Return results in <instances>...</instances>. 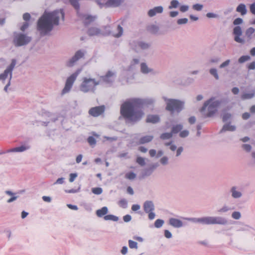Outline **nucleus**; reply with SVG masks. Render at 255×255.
Here are the masks:
<instances>
[{"instance_id":"nucleus-1","label":"nucleus","mask_w":255,"mask_h":255,"mask_svg":"<svg viewBox=\"0 0 255 255\" xmlns=\"http://www.w3.org/2000/svg\"><path fill=\"white\" fill-rule=\"evenodd\" d=\"M154 99L132 98L126 100L121 106L120 113L128 122L135 123L141 120L144 113L140 109L141 106L152 104Z\"/></svg>"},{"instance_id":"nucleus-2","label":"nucleus","mask_w":255,"mask_h":255,"mask_svg":"<svg viewBox=\"0 0 255 255\" xmlns=\"http://www.w3.org/2000/svg\"><path fill=\"white\" fill-rule=\"evenodd\" d=\"M64 13L62 9L56 10L52 12L45 11L37 21V30L41 35H46L59 24L60 19L63 20Z\"/></svg>"},{"instance_id":"nucleus-3","label":"nucleus","mask_w":255,"mask_h":255,"mask_svg":"<svg viewBox=\"0 0 255 255\" xmlns=\"http://www.w3.org/2000/svg\"><path fill=\"white\" fill-rule=\"evenodd\" d=\"M184 220L193 223H198L202 225H226L228 220L221 216H206L201 218H184Z\"/></svg>"},{"instance_id":"nucleus-4","label":"nucleus","mask_w":255,"mask_h":255,"mask_svg":"<svg viewBox=\"0 0 255 255\" xmlns=\"http://www.w3.org/2000/svg\"><path fill=\"white\" fill-rule=\"evenodd\" d=\"M109 26H104L101 29L97 26H91L89 27L87 31V33L90 36H100L112 35L116 38H119L123 34V28L121 26H118V33L115 31L111 32Z\"/></svg>"},{"instance_id":"nucleus-5","label":"nucleus","mask_w":255,"mask_h":255,"mask_svg":"<svg viewBox=\"0 0 255 255\" xmlns=\"http://www.w3.org/2000/svg\"><path fill=\"white\" fill-rule=\"evenodd\" d=\"M139 62V60L137 58L133 59L130 65L125 68L122 72V77L120 78V81L122 84H125L129 82L130 80L133 79L134 71L136 68V65Z\"/></svg>"},{"instance_id":"nucleus-6","label":"nucleus","mask_w":255,"mask_h":255,"mask_svg":"<svg viewBox=\"0 0 255 255\" xmlns=\"http://www.w3.org/2000/svg\"><path fill=\"white\" fill-rule=\"evenodd\" d=\"M220 104V102L213 97L206 101L202 107L201 111L204 113L207 117L213 116L217 111V109Z\"/></svg>"},{"instance_id":"nucleus-7","label":"nucleus","mask_w":255,"mask_h":255,"mask_svg":"<svg viewBox=\"0 0 255 255\" xmlns=\"http://www.w3.org/2000/svg\"><path fill=\"white\" fill-rule=\"evenodd\" d=\"M100 80H96L94 78L84 77L80 85V90L84 93H94L96 86L100 84Z\"/></svg>"},{"instance_id":"nucleus-8","label":"nucleus","mask_w":255,"mask_h":255,"mask_svg":"<svg viewBox=\"0 0 255 255\" xmlns=\"http://www.w3.org/2000/svg\"><path fill=\"white\" fill-rule=\"evenodd\" d=\"M31 37L20 32H14L12 43L16 47H20L28 44L31 41Z\"/></svg>"},{"instance_id":"nucleus-9","label":"nucleus","mask_w":255,"mask_h":255,"mask_svg":"<svg viewBox=\"0 0 255 255\" xmlns=\"http://www.w3.org/2000/svg\"><path fill=\"white\" fill-rule=\"evenodd\" d=\"M166 102V109L172 113L174 112L179 113L183 108L184 103L174 99H167L164 98Z\"/></svg>"},{"instance_id":"nucleus-10","label":"nucleus","mask_w":255,"mask_h":255,"mask_svg":"<svg viewBox=\"0 0 255 255\" xmlns=\"http://www.w3.org/2000/svg\"><path fill=\"white\" fill-rule=\"evenodd\" d=\"M81 71L82 69H78L67 78L64 88L62 91V95L69 92L73 86L74 82Z\"/></svg>"},{"instance_id":"nucleus-11","label":"nucleus","mask_w":255,"mask_h":255,"mask_svg":"<svg viewBox=\"0 0 255 255\" xmlns=\"http://www.w3.org/2000/svg\"><path fill=\"white\" fill-rule=\"evenodd\" d=\"M129 44L131 48L137 53L147 50L150 47L149 43L139 40L132 41Z\"/></svg>"},{"instance_id":"nucleus-12","label":"nucleus","mask_w":255,"mask_h":255,"mask_svg":"<svg viewBox=\"0 0 255 255\" xmlns=\"http://www.w3.org/2000/svg\"><path fill=\"white\" fill-rule=\"evenodd\" d=\"M85 53V50H78L71 58L66 61V66L68 67L74 66L79 60L84 57Z\"/></svg>"},{"instance_id":"nucleus-13","label":"nucleus","mask_w":255,"mask_h":255,"mask_svg":"<svg viewBox=\"0 0 255 255\" xmlns=\"http://www.w3.org/2000/svg\"><path fill=\"white\" fill-rule=\"evenodd\" d=\"M143 209L146 213L148 214V219L153 220L155 217V214L153 212L154 210V206L153 202L151 201H146L143 204Z\"/></svg>"},{"instance_id":"nucleus-14","label":"nucleus","mask_w":255,"mask_h":255,"mask_svg":"<svg viewBox=\"0 0 255 255\" xmlns=\"http://www.w3.org/2000/svg\"><path fill=\"white\" fill-rule=\"evenodd\" d=\"M124 0H96L97 4L101 7H117L120 5Z\"/></svg>"},{"instance_id":"nucleus-15","label":"nucleus","mask_w":255,"mask_h":255,"mask_svg":"<svg viewBox=\"0 0 255 255\" xmlns=\"http://www.w3.org/2000/svg\"><path fill=\"white\" fill-rule=\"evenodd\" d=\"M229 192L231 197L234 199H240L243 195L242 189L236 185L232 186Z\"/></svg>"},{"instance_id":"nucleus-16","label":"nucleus","mask_w":255,"mask_h":255,"mask_svg":"<svg viewBox=\"0 0 255 255\" xmlns=\"http://www.w3.org/2000/svg\"><path fill=\"white\" fill-rule=\"evenodd\" d=\"M116 72L113 71H108L105 76L100 77L101 80L108 84H112L116 77Z\"/></svg>"},{"instance_id":"nucleus-17","label":"nucleus","mask_w":255,"mask_h":255,"mask_svg":"<svg viewBox=\"0 0 255 255\" xmlns=\"http://www.w3.org/2000/svg\"><path fill=\"white\" fill-rule=\"evenodd\" d=\"M77 13L80 19L83 21L85 25L89 24L96 19L95 16L89 15L87 13H80L79 11L77 12Z\"/></svg>"},{"instance_id":"nucleus-18","label":"nucleus","mask_w":255,"mask_h":255,"mask_svg":"<svg viewBox=\"0 0 255 255\" xmlns=\"http://www.w3.org/2000/svg\"><path fill=\"white\" fill-rule=\"evenodd\" d=\"M233 33L234 35V40L239 43L243 44L245 43V40L241 37L243 32L241 26H236L233 29Z\"/></svg>"},{"instance_id":"nucleus-19","label":"nucleus","mask_w":255,"mask_h":255,"mask_svg":"<svg viewBox=\"0 0 255 255\" xmlns=\"http://www.w3.org/2000/svg\"><path fill=\"white\" fill-rule=\"evenodd\" d=\"M104 106L95 107L90 109L89 114L93 117H98L104 112Z\"/></svg>"},{"instance_id":"nucleus-20","label":"nucleus","mask_w":255,"mask_h":255,"mask_svg":"<svg viewBox=\"0 0 255 255\" xmlns=\"http://www.w3.org/2000/svg\"><path fill=\"white\" fill-rule=\"evenodd\" d=\"M30 148V145L27 143L21 145L20 146L16 147L8 150L7 152H22Z\"/></svg>"},{"instance_id":"nucleus-21","label":"nucleus","mask_w":255,"mask_h":255,"mask_svg":"<svg viewBox=\"0 0 255 255\" xmlns=\"http://www.w3.org/2000/svg\"><path fill=\"white\" fill-rule=\"evenodd\" d=\"M168 224L175 228H179L184 226L181 220L174 218H171L169 219Z\"/></svg>"},{"instance_id":"nucleus-22","label":"nucleus","mask_w":255,"mask_h":255,"mask_svg":"<svg viewBox=\"0 0 255 255\" xmlns=\"http://www.w3.org/2000/svg\"><path fill=\"white\" fill-rule=\"evenodd\" d=\"M163 8L162 6H158L150 9L147 12V15L149 17H153L156 14L162 13Z\"/></svg>"},{"instance_id":"nucleus-23","label":"nucleus","mask_w":255,"mask_h":255,"mask_svg":"<svg viewBox=\"0 0 255 255\" xmlns=\"http://www.w3.org/2000/svg\"><path fill=\"white\" fill-rule=\"evenodd\" d=\"M140 71L144 74H147L151 73L152 74H155V72L154 70L152 68L148 67L146 63L142 62L140 64Z\"/></svg>"},{"instance_id":"nucleus-24","label":"nucleus","mask_w":255,"mask_h":255,"mask_svg":"<svg viewBox=\"0 0 255 255\" xmlns=\"http://www.w3.org/2000/svg\"><path fill=\"white\" fill-rule=\"evenodd\" d=\"M8 76L9 79L11 80L12 73L6 69L3 73L0 74V80L2 81V83H4L5 80Z\"/></svg>"},{"instance_id":"nucleus-25","label":"nucleus","mask_w":255,"mask_h":255,"mask_svg":"<svg viewBox=\"0 0 255 255\" xmlns=\"http://www.w3.org/2000/svg\"><path fill=\"white\" fill-rule=\"evenodd\" d=\"M236 209L234 206H230L227 204H224L218 210L219 213H227L231 211L234 210Z\"/></svg>"},{"instance_id":"nucleus-26","label":"nucleus","mask_w":255,"mask_h":255,"mask_svg":"<svg viewBox=\"0 0 255 255\" xmlns=\"http://www.w3.org/2000/svg\"><path fill=\"white\" fill-rule=\"evenodd\" d=\"M236 129V127L234 125H231L230 123L225 124L222 128L220 130V133L224 132L227 131H233Z\"/></svg>"},{"instance_id":"nucleus-27","label":"nucleus","mask_w":255,"mask_h":255,"mask_svg":"<svg viewBox=\"0 0 255 255\" xmlns=\"http://www.w3.org/2000/svg\"><path fill=\"white\" fill-rule=\"evenodd\" d=\"M160 119L158 116L149 115L146 118V122L155 124L159 122Z\"/></svg>"},{"instance_id":"nucleus-28","label":"nucleus","mask_w":255,"mask_h":255,"mask_svg":"<svg viewBox=\"0 0 255 255\" xmlns=\"http://www.w3.org/2000/svg\"><path fill=\"white\" fill-rule=\"evenodd\" d=\"M236 11L240 12L242 15H245L247 12V9L245 4H240L236 8Z\"/></svg>"},{"instance_id":"nucleus-29","label":"nucleus","mask_w":255,"mask_h":255,"mask_svg":"<svg viewBox=\"0 0 255 255\" xmlns=\"http://www.w3.org/2000/svg\"><path fill=\"white\" fill-rule=\"evenodd\" d=\"M153 138L152 135H145L141 137L139 140V144H144L151 141Z\"/></svg>"},{"instance_id":"nucleus-30","label":"nucleus","mask_w":255,"mask_h":255,"mask_svg":"<svg viewBox=\"0 0 255 255\" xmlns=\"http://www.w3.org/2000/svg\"><path fill=\"white\" fill-rule=\"evenodd\" d=\"M108 209L107 207H103L101 209L97 210L96 215L99 217H102L108 213Z\"/></svg>"},{"instance_id":"nucleus-31","label":"nucleus","mask_w":255,"mask_h":255,"mask_svg":"<svg viewBox=\"0 0 255 255\" xmlns=\"http://www.w3.org/2000/svg\"><path fill=\"white\" fill-rule=\"evenodd\" d=\"M255 29L253 27H249L248 28L245 32L246 36L249 40H251L253 38V34L255 33Z\"/></svg>"},{"instance_id":"nucleus-32","label":"nucleus","mask_w":255,"mask_h":255,"mask_svg":"<svg viewBox=\"0 0 255 255\" xmlns=\"http://www.w3.org/2000/svg\"><path fill=\"white\" fill-rule=\"evenodd\" d=\"M153 172V169L152 168H148L144 169L141 172V176L143 178L150 175Z\"/></svg>"},{"instance_id":"nucleus-33","label":"nucleus","mask_w":255,"mask_h":255,"mask_svg":"<svg viewBox=\"0 0 255 255\" xmlns=\"http://www.w3.org/2000/svg\"><path fill=\"white\" fill-rule=\"evenodd\" d=\"M183 128V126L181 124L173 126L172 128L171 132L173 134L177 133L180 131Z\"/></svg>"},{"instance_id":"nucleus-34","label":"nucleus","mask_w":255,"mask_h":255,"mask_svg":"<svg viewBox=\"0 0 255 255\" xmlns=\"http://www.w3.org/2000/svg\"><path fill=\"white\" fill-rule=\"evenodd\" d=\"M179 5V2L177 0H172L170 1L168 8L171 9L177 8Z\"/></svg>"},{"instance_id":"nucleus-35","label":"nucleus","mask_w":255,"mask_h":255,"mask_svg":"<svg viewBox=\"0 0 255 255\" xmlns=\"http://www.w3.org/2000/svg\"><path fill=\"white\" fill-rule=\"evenodd\" d=\"M16 64V60L14 59H13L11 60V62L9 66H8L6 69L7 70H8L9 72H10L11 73H12L13 70L14 69Z\"/></svg>"},{"instance_id":"nucleus-36","label":"nucleus","mask_w":255,"mask_h":255,"mask_svg":"<svg viewBox=\"0 0 255 255\" xmlns=\"http://www.w3.org/2000/svg\"><path fill=\"white\" fill-rule=\"evenodd\" d=\"M105 220H112L114 221H118L119 220V218L117 216H116L113 215H106L104 217Z\"/></svg>"},{"instance_id":"nucleus-37","label":"nucleus","mask_w":255,"mask_h":255,"mask_svg":"<svg viewBox=\"0 0 255 255\" xmlns=\"http://www.w3.org/2000/svg\"><path fill=\"white\" fill-rule=\"evenodd\" d=\"M173 133L171 132H165L161 134L160 138L162 139H168L172 137Z\"/></svg>"},{"instance_id":"nucleus-38","label":"nucleus","mask_w":255,"mask_h":255,"mask_svg":"<svg viewBox=\"0 0 255 255\" xmlns=\"http://www.w3.org/2000/svg\"><path fill=\"white\" fill-rule=\"evenodd\" d=\"M209 73L211 75L213 76L216 80H218L219 78L217 70L215 68H211L209 70Z\"/></svg>"},{"instance_id":"nucleus-39","label":"nucleus","mask_w":255,"mask_h":255,"mask_svg":"<svg viewBox=\"0 0 255 255\" xmlns=\"http://www.w3.org/2000/svg\"><path fill=\"white\" fill-rule=\"evenodd\" d=\"M231 217L235 220H239L241 218V214L239 211H234L231 214Z\"/></svg>"},{"instance_id":"nucleus-40","label":"nucleus","mask_w":255,"mask_h":255,"mask_svg":"<svg viewBox=\"0 0 255 255\" xmlns=\"http://www.w3.org/2000/svg\"><path fill=\"white\" fill-rule=\"evenodd\" d=\"M128 242L129 247L130 249H137V248H138L137 243L136 242H134L132 240H128Z\"/></svg>"},{"instance_id":"nucleus-41","label":"nucleus","mask_w":255,"mask_h":255,"mask_svg":"<svg viewBox=\"0 0 255 255\" xmlns=\"http://www.w3.org/2000/svg\"><path fill=\"white\" fill-rule=\"evenodd\" d=\"M119 205L122 208L125 209L128 207V202L125 199H122L119 201Z\"/></svg>"},{"instance_id":"nucleus-42","label":"nucleus","mask_w":255,"mask_h":255,"mask_svg":"<svg viewBox=\"0 0 255 255\" xmlns=\"http://www.w3.org/2000/svg\"><path fill=\"white\" fill-rule=\"evenodd\" d=\"M164 222V221L162 219H157L154 222V226L157 228H159L163 226Z\"/></svg>"},{"instance_id":"nucleus-43","label":"nucleus","mask_w":255,"mask_h":255,"mask_svg":"<svg viewBox=\"0 0 255 255\" xmlns=\"http://www.w3.org/2000/svg\"><path fill=\"white\" fill-rule=\"evenodd\" d=\"M250 59V56L248 55H244L241 56L238 60L240 63H243Z\"/></svg>"},{"instance_id":"nucleus-44","label":"nucleus","mask_w":255,"mask_h":255,"mask_svg":"<svg viewBox=\"0 0 255 255\" xmlns=\"http://www.w3.org/2000/svg\"><path fill=\"white\" fill-rule=\"evenodd\" d=\"M125 177L129 180H133L136 177V174L133 172H129L126 174Z\"/></svg>"},{"instance_id":"nucleus-45","label":"nucleus","mask_w":255,"mask_h":255,"mask_svg":"<svg viewBox=\"0 0 255 255\" xmlns=\"http://www.w3.org/2000/svg\"><path fill=\"white\" fill-rule=\"evenodd\" d=\"M92 191L96 195H100L102 193L103 190L101 187H95L92 189Z\"/></svg>"},{"instance_id":"nucleus-46","label":"nucleus","mask_w":255,"mask_h":255,"mask_svg":"<svg viewBox=\"0 0 255 255\" xmlns=\"http://www.w3.org/2000/svg\"><path fill=\"white\" fill-rule=\"evenodd\" d=\"M136 161L138 164L142 166L145 165V159L141 157H137Z\"/></svg>"},{"instance_id":"nucleus-47","label":"nucleus","mask_w":255,"mask_h":255,"mask_svg":"<svg viewBox=\"0 0 255 255\" xmlns=\"http://www.w3.org/2000/svg\"><path fill=\"white\" fill-rule=\"evenodd\" d=\"M87 141L91 146H94L96 143V140L93 136H89L87 139Z\"/></svg>"},{"instance_id":"nucleus-48","label":"nucleus","mask_w":255,"mask_h":255,"mask_svg":"<svg viewBox=\"0 0 255 255\" xmlns=\"http://www.w3.org/2000/svg\"><path fill=\"white\" fill-rule=\"evenodd\" d=\"M80 0H70V2L71 4L76 9H78L79 8V4L78 1Z\"/></svg>"},{"instance_id":"nucleus-49","label":"nucleus","mask_w":255,"mask_h":255,"mask_svg":"<svg viewBox=\"0 0 255 255\" xmlns=\"http://www.w3.org/2000/svg\"><path fill=\"white\" fill-rule=\"evenodd\" d=\"M230 62H231L230 60L227 59L220 65L219 68L221 69L224 68L228 66L230 64Z\"/></svg>"},{"instance_id":"nucleus-50","label":"nucleus","mask_w":255,"mask_h":255,"mask_svg":"<svg viewBox=\"0 0 255 255\" xmlns=\"http://www.w3.org/2000/svg\"><path fill=\"white\" fill-rule=\"evenodd\" d=\"M203 5L201 4H195L193 5V8L197 11H200L203 8Z\"/></svg>"},{"instance_id":"nucleus-51","label":"nucleus","mask_w":255,"mask_h":255,"mask_svg":"<svg viewBox=\"0 0 255 255\" xmlns=\"http://www.w3.org/2000/svg\"><path fill=\"white\" fill-rule=\"evenodd\" d=\"M188 20L187 18H180L177 20V23L178 24H184L187 23Z\"/></svg>"},{"instance_id":"nucleus-52","label":"nucleus","mask_w":255,"mask_h":255,"mask_svg":"<svg viewBox=\"0 0 255 255\" xmlns=\"http://www.w3.org/2000/svg\"><path fill=\"white\" fill-rule=\"evenodd\" d=\"M160 162L162 165H167L168 163V158L167 156H163L160 159Z\"/></svg>"},{"instance_id":"nucleus-53","label":"nucleus","mask_w":255,"mask_h":255,"mask_svg":"<svg viewBox=\"0 0 255 255\" xmlns=\"http://www.w3.org/2000/svg\"><path fill=\"white\" fill-rule=\"evenodd\" d=\"M242 148L247 152H250L252 149L251 145L248 144H243Z\"/></svg>"},{"instance_id":"nucleus-54","label":"nucleus","mask_w":255,"mask_h":255,"mask_svg":"<svg viewBox=\"0 0 255 255\" xmlns=\"http://www.w3.org/2000/svg\"><path fill=\"white\" fill-rule=\"evenodd\" d=\"M243 19L239 17V18H236L234 20L233 24L235 25H238L242 24L243 23Z\"/></svg>"},{"instance_id":"nucleus-55","label":"nucleus","mask_w":255,"mask_h":255,"mask_svg":"<svg viewBox=\"0 0 255 255\" xmlns=\"http://www.w3.org/2000/svg\"><path fill=\"white\" fill-rule=\"evenodd\" d=\"M29 26V23L27 21H25L23 23L22 25L20 27V29L22 31H24Z\"/></svg>"},{"instance_id":"nucleus-56","label":"nucleus","mask_w":255,"mask_h":255,"mask_svg":"<svg viewBox=\"0 0 255 255\" xmlns=\"http://www.w3.org/2000/svg\"><path fill=\"white\" fill-rule=\"evenodd\" d=\"M189 134V131L187 130H184L181 131L179 133V135L181 137H185Z\"/></svg>"},{"instance_id":"nucleus-57","label":"nucleus","mask_w":255,"mask_h":255,"mask_svg":"<svg viewBox=\"0 0 255 255\" xmlns=\"http://www.w3.org/2000/svg\"><path fill=\"white\" fill-rule=\"evenodd\" d=\"M206 16L208 18H217L219 17V15L214 13L208 12L206 14Z\"/></svg>"},{"instance_id":"nucleus-58","label":"nucleus","mask_w":255,"mask_h":255,"mask_svg":"<svg viewBox=\"0 0 255 255\" xmlns=\"http://www.w3.org/2000/svg\"><path fill=\"white\" fill-rule=\"evenodd\" d=\"M231 117V115L230 114L225 113L223 116V118H222L223 121L225 122L227 121L228 120H229V119H230Z\"/></svg>"},{"instance_id":"nucleus-59","label":"nucleus","mask_w":255,"mask_h":255,"mask_svg":"<svg viewBox=\"0 0 255 255\" xmlns=\"http://www.w3.org/2000/svg\"><path fill=\"white\" fill-rule=\"evenodd\" d=\"M180 10L182 12H185L188 10L189 6L187 5H183L180 7Z\"/></svg>"},{"instance_id":"nucleus-60","label":"nucleus","mask_w":255,"mask_h":255,"mask_svg":"<svg viewBox=\"0 0 255 255\" xmlns=\"http://www.w3.org/2000/svg\"><path fill=\"white\" fill-rule=\"evenodd\" d=\"M77 177V173H71L70 174L69 181L70 182H73Z\"/></svg>"},{"instance_id":"nucleus-61","label":"nucleus","mask_w":255,"mask_h":255,"mask_svg":"<svg viewBox=\"0 0 255 255\" xmlns=\"http://www.w3.org/2000/svg\"><path fill=\"white\" fill-rule=\"evenodd\" d=\"M164 236L167 239H170L172 238V234L170 232L167 230H164Z\"/></svg>"},{"instance_id":"nucleus-62","label":"nucleus","mask_w":255,"mask_h":255,"mask_svg":"<svg viewBox=\"0 0 255 255\" xmlns=\"http://www.w3.org/2000/svg\"><path fill=\"white\" fill-rule=\"evenodd\" d=\"M123 220L125 222H128L131 220V217L129 215H126L123 217Z\"/></svg>"},{"instance_id":"nucleus-63","label":"nucleus","mask_w":255,"mask_h":255,"mask_svg":"<svg viewBox=\"0 0 255 255\" xmlns=\"http://www.w3.org/2000/svg\"><path fill=\"white\" fill-rule=\"evenodd\" d=\"M30 18V15L28 13H25L23 15V19L26 21L29 20Z\"/></svg>"},{"instance_id":"nucleus-64","label":"nucleus","mask_w":255,"mask_h":255,"mask_svg":"<svg viewBox=\"0 0 255 255\" xmlns=\"http://www.w3.org/2000/svg\"><path fill=\"white\" fill-rule=\"evenodd\" d=\"M250 11L251 12L254 14H255V2L251 4L250 5Z\"/></svg>"}]
</instances>
